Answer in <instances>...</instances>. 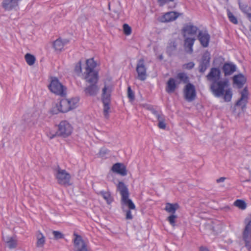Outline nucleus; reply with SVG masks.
Listing matches in <instances>:
<instances>
[{
	"label": "nucleus",
	"mask_w": 251,
	"mask_h": 251,
	"mask_svg": "<svg viewBox=\"0 0 251 251\" xmlns=\"http://www.w3.org/2000/svg\"><path fill=\"white\" fill-rule=\"evenodd\" d=\"M238 2L241 10L251 18V8L250 7L248 6L246 4L242 3L241 0H238Z\"/></svg>",
	"instance_id": "28"
},
{
	"label": "nucleus",
	"mask_w": 251,
	"mask_h": 251,
	"mask_svg": "<svg viewBox=\"0 0 251 251\" xmlns=\"http://www.w3.org/2000/svg\"><path fill=\"white\" fill-rule=\"evenodd\" d=\"M55 177L57 180L58 183L60 185L65 186L71 185L70 183V175L65 170L61 169L59 166H57L56 169Z\"/></svg>",
	"instance_id": "5"
},
{
	"label": "nucleus",
	"mask_w": 251,
	"mask_h": 251,
	"mask_svg": "<svg viewBox=\"0 0 251 251\" xmlns=\"http://www.w3.org/2000/svg\"><path fill=\"white\" fill-rule=\"evenodd\" d=\"M117 189L121 195V204L123 211L125 209H135V205L131 199L129 198V193L128 188L125 183L120 181L117 185Z\"/></svg>",
	"instance_id": "2"
},
{
	"label": "nucleus",
	"mask_w": 251,
	"mask_h": 251,
	"mask_svg": "<svg viewBox=\"0 0 251 251\" xmlns=\"http://www.w3.org/2000/svg\"><path fill=\"white\" fill-rule=\"evenodd\" d=\"M226 179V177H221L216 180V182L217 183H220L224 182Z\"/></svg>",
	"instance_id": "50"
},
{
	"label": "nucleus",
	"mask_w": 251,
	"mask_h": 251,
	"mask_svg": "<svg viewBox=\"0 0 251 251\" xmlns=\"http://www.w3.org/2000/svg\"><path fill=\"white\" fill-rule=\"evenodd\" d=\"M162 58H163L162 55H160L159 56V58H160V59H162Z\"/></svg>",
	"instance_id": "53"
},
{
	"label": "nucleus",
	"mask_w": 251,
	"mask_h": 251,
	"mask_svg": "<svg viewBox=\"0 0 251 251\" xmlns=\"http://www.w3.org/2000/svg\"><path fill=\"white\" fill-rule=\"evenodd\" d=\"M233 80L239 88H242L247 81L246 77L241 74L234 75Z\"/></svg>",
	"instance_id": "21"
},
{
	"label": "nucleus",
	"mask_w": 251,
	"mask_h": 251,
	"mask_svg": "<svg viewBox=\"0 0 251 251\" xmlns=\"http://www.w3.org/2000/svg\"><path fill=\"white\" fill-rule=\"evenodd\" d=\"M22 0H3L1 6L5 11H17L19 9V3Z\"/></svg>",
	"instance_id": "9"
},
{
	"label": "nucleus",
	"mask_w": 251,
	"mask_h": 251,
	"mask_svg": "<svg viewBox=\"0 0 251 251\" xmlns=\"http://www.w3.org/2000/svg\"><path fill=\"white\" fill-rule=\"evenodd\" d=\"M74 235L75 236L74 239V245L76 249V251H88L87 245L82 240L81 236L75 232Z\"/></svg>",
	"instance_id": "15"
},
{
	"label": "nucleus",
	"mask_w": 251,
	"mask_h": 251,
	"mask_svg": "<svg viewBox=\"0 0 251 251\" xmlns=\"http://www.w3.org/2000/svg\"><path fill=\"white\" fill-rule=\"evenodd\" d=\"M176 80L178 84L181 83V82L187 83L189 81L188 76L184 73H178L176 77Z\"/></svg>",
	"instance_id": "26"
},
{
	"label": "nucleus",
	"mask_w": 251,
	"mask_h": 251,
	"mask_svg": "<svg viewBox=\"0 0 251 251\" xmlns=\"http://www.w3.org/2000/svg\"><path fill=\"white\" fill-rule=\"evenodd\" d=\"M194 66H195V64L194 62H190L188 63L185 64L183 65V67L185 69L190 70V69H192V68H193Z\"/></svg>",
	"instance_id": "45"
},
{
	"label": "nucleus",
	"mask_w": 251,
	"mask_h": 251,
	"mask_svg": "<svg viewBox=\"0 0 251 251\" xmlns=\"http://www.w3.org/2000/svg\"><path fill=\"white\" fill-rule=\"evenodd\" d=\"M144 107L150 110L152 114H153L157 118L158 116H161L163 115L161 112H158L151 105H143Z\"/></svg>",
	"instance_id": "35"
},
{
	"label": "nucleus",
	"mask_w": 251,
	"mask_h": 251,
	"mask_svg": "<svg viewBox=\"0 0 251 251\" xmlns=\"http://www.w3.org/2000/svg\"><path fill=\"white\" fill-rule=\"evenodd\" d=\"M250 181V179H247V180H246L245 181Z\"/></svg>",
	"instance_id": "56"
},
{
	"label": "nucleus",
	"mask_w": 251,
	"mask_h": 251,
	"mask_svg": "<svg viewBox=\"0 0 251 251\" xmlns=\"http://www.w3.org/2000/svg\"><path fill=\"white\" fill-rule=\"evenodd\" d=\"M180 14V13L175 11L168 12L160 18V21L163 23L173 21L175 20Z\"/></svg>",
	"instance_id": "17"
},
{
	"label": "nucleus",
	"mask_w": 251,
	"mask_h": 251,
	"mask_svg": "<svg viewBox=\"0 0 251 251\" xmlns=\"http://www.w3.org/2000/svg\"><path fill=\"white\" fill-rule=\"evenodd\" d=\"M69 102V99H62L59 103L56 104L55 106L52 108L51 110L52 113L57 114L59 112L66 113L71 110Z\"/></svg>",
	"instance_id": "8"
},
{
	"label": "nucleus",
	"mask_w": 251,
	"mask_h": 251,
	"mask_svg": "<svg viewBox=\"0 0 251 251\" xmlns=\"http://www.w3.org/2000/svg\"><path fill=\"white\" fill-rule=\"evenodd\" d=\"M177 44L176 42H171L167 47V51L171 54L173 51L176 50Z\"/></svg>",
	"instance_id": "37"
},
{
	"label": "nucleus",
	"mask_w": 251,
	"mask_h": 251,
	"mask_svg": "<svg viewBox=\"0 0 251 251\" xmlns=\"http://www.w3.org/2000/svg\"><path fill=\"white\" fill-rule=\"evenodd\" d=\"M50 90L57 95L64 97L66 94V88L59 82V80L54 77L49 86Z\"/></svg>",
	"instance_id": "6"
},
{
	"label": "nucleus",
	"mask_w": 251,
	"mask_h": 251,
	"mask_svg": "<svg viewBox=\"0 0 251 251\" xmlns=\"http://www.w3.org/2000/svg\"><path fill=\"white\" fill-rule=\"evenodd\" d=\"M72 131L73 127L67 121H62L58 125V136L66 138L72 134Z\"/></svg>",
	"instance_id": "7"
},
{
	"label": "nucleus",
	"mask_w": 251,
	"mask_h": 251,
	"mask_svg": "<svg viewBox=\"0 0 251 251\" xmlns=\"http://www.w3.org/2000/svg\"><path fill=\"white\" fill-rule=\"evenodd\" d=\"M177 216L176 214H171L167 218V220L168 221L169 224L173 226H176V219Z\"/></svg>",
	"instance_id": "34"
},
{
	"label": "nucleus",
	"mask_w": 251,
	"mask_h": 251,
	"mask_svg": "<svg viewBox=\"0 0 251 251\" xmlns=\"http://www.w3.org/2000/svg\"><path fill=\"white\" fill-rule=\"evenodd\" d=\"M53 46L55 50H61L64 46V43L60 38H58L53 42Z\"/></svg>",
	"instance_id": "29"
},
{
	"label": "nucleus",
	"mask_w": 251,
	"mask_h": 251,
	"mask_svg": "<svg viewBox=\"0 0 251 251\" xmlns=\"http://www.w3.org/2000/svg\"><path fill=\"white\" fill-rule=\"evenodd\" d=\"M236 66L230 63H225L223 67L222 70L224 73L225 76H226L231 75L236 71Z\"/></svg>",
	"instance_id": "20"
},
{
	"label": "nucleus",
	"mask_w": 251,
	"mask_h": 251,
	"mask_svg": "<svg viewBox=\"0 0 251 251\" xmlns=\"http://www.w3.org/2000/svg\"><path fill=\"white\" fill-rule=\"evenodd\" d=\"M75 72L78 75H79L82 72V68H81V60L79 61L75 65Z\"/></svg>",
	"instance_id": "41"
},
{
	"label": "nucleus",
	"mask_w": 251,
	"mask_h": 251,
	"mask_svg": "<svg viewBox=\"0 0 251 251\" xmlns=\"http://www.w3.org/2000/svg\"><path fill=\"white\" fill-rule=\"evenodd\" d=\"M210 54L208 52H205L199 63L198 69L200 73L203 74L205 72L210 65Z\"/></svg>",
	"instance_id": "12"
},
{
	"label": "nucleus",
	"mask_w": 251,
	"mask_h": 251,
	"mask_svg": "<svg viewBox=\"0 0 251 251\" xmlns=\"http://www.w3.org/2000/svg\"><path fill=\"white\" fill-rule=\"evenodd\" d=\"M158 121V126L160 129H164L166 128V125L165 123V118L163 115L158 116L157 118Z\"/></svg>",
	"instance_id": "32"
},
{
	"label": "nucleus",
	"mask_w": 251,
	"mask_h": 251,
	"mask_svg": "<svg viewBox=\"0 0 251 251\" xmlns=\"http://www.w3.org/2000/svg\"><path fill=\"white\" fill-rule=\"evenodd\" d=\"M52 234L53 235L54 238L56 240L63 239L64 238V235L60 231H53Z\"/></svg>",
	"instance_id": "42"
},
{
	"label": "nucleus",
	"mask_w": 251,
	"mask_h": 251,
	"mask_svg": "<svg viewBox=\"0 0 251 251\" xmlns=\"http://www.w3.org/2000/svg\"><path fill=\"white\" fill-rule=\"evenodd\" d=\"M3 240L10 249H15L17 246V240L16 237H3Z\"/></svg>",
	"instance_id": "22"
},
{
	"label": "nucleus",
	"mask_w": 251,
	"mask_h": 251,
	"mask_svg": "<svg viewBox=\"0 0 251 251\" xmlns=\"http://www.w3.org/2000/svg\"><path fill=\"white\" fill-rule=\"evenodd\" d=\"M227 14L228 19L231 23L234 24H237L238 23L237 18L229 9H227Z\"/></svg>",
	"instance_id": "38"
},
{
	"label": "nucleus",
	"mask_w": 251,
	"mask_h": 251,
	"mask_svg": "<svg viewBox=\"0 0 251 251\" xmlns=\"http://www.w3.org/2000/svg\"><path fill=\"white\" fill-rule=\"evenodd\" d=\"M132 209H125V211H123L124 212H125L126 213V219H129L131 220L133 218V217L131 214V210Z\"/></svg>",
	"instance_id": "44"
},
{
	"label": "nucleus",
	"mask_w": 251,
	"mask_h": 251,
	"mask_svg": "<svg viewBox=\"0 0 251 251\" xmlns=\"http://www.w3.org/2000/svg\"><path fill=\"white\" fill-rule=\"evenodd\" d=\"M98 194L102 197L108 204H110L114 201L113 197L109 191H100Z\"/></svg>",
	"instance_id": "25"
},
{
	"label": "nucleus",
	"mask_w": 251,
	"mask_h": 251,
	"mask_svg": "<svg viewBox=\"0 0 251 251\" xmlns=\"http://www.w3.org/2000/svg\"><path fill=\"white\" fill-rule=\"evenodd\" d=\"M25 58L27 64L29 66L33 65L36 61L35 57L28 53L25 55Z\"/></svg>",
	"instance_id": "30"
},
{
	"label": "nucleus",
	"mask_w": 251,
	"mask_h": 251,
	"mask_svg": "<svg viewBox=\"0 0 251 251\" xmlns=\"http://www.w3.org/2000/svg\"><path fill=\"white\" fill-rule=\"evenodd\" d=\"M198 30L199 28L197 26L189 23L184 25L181 31L183 37H186L189 36L196 35Z\"/></svg>",
	"instance_id": "13"
},
{
	"label": "nucleus",
	"mask_w": 251,
	"mask_h": 251,
	"mask_svg": "<svg viewBox=\"0 0 251 251\" xmlns=\"http://www.w3.org/2000/svg\"><path fill=\"white\" fill-rule=\"evenodd\" d=\"M241 98L236 101L235 106H240L241 109L244 110L246 107V105L248 102V91L247 87L241 92Z\"/></svg>",
	"instance_id": "14"
},
{
	"label": "nucleus",
	"mask_w": 251,
	"mask_h": 251,
	"mask_svg": "<svg viewBox=\"0 0 251 251\" xmlns=\"http://www.w3.org/2000/svg\"><path fill=\"white\" fill-rule=\"evenodd\" d=\"M69 101L70 102L69 104L71 107V109H73L76 108L77 106V103L79 101V99L77 98H74L71 99L69 100Z\"/></svg>",
	"instance_id": "36"
},
{
	"label": "nucleus",
	"mask_w": 251,
	"mask_h": 251,
	"mask_svg": "<svg viewBox=\"0 0 251 251\" xmlns=\"http://www.w3.org/2000/svg\"><path fill=\"white\" fill-rule=\"evenodd\" d=\"M184 46L187 52L192 53L193 51V46L196 40L195 37H184Z\"/></svg>",
	"instance_id": "19"
},
{
	"label": "nucleus",
	"mask_w": 251,
	"mask_h": 251,
	"mask_svg": "<svg viewBox=\"0 0 251 251\" xmlns=\"http://www.w3.org/2000/svg\"><path fill=\"white\" fill-rule=\"evenodd\" d=\"M234 205L242 210L245 209L247 204L245 201L242 200H237L234 202Z\"/></svg>",
	"instance_id": "33"
},
{
	"label": "nucleus",
	"mask_w": 251,
	"mask_h": 251,
	"mask_svg": "<svg viewBox=\"0 0 251 251\" xmlns=\"http://www.w3.org/2000/svg\"><path fill=\"white\" fill-rule=\"evenodd\" d=\"M200 251H209L208 248L206 247L201 246L199 248Z\"/></svg>",
	"instance_id": "51"
},
{
	"label": "nucleus",
	"mask_w": 251,
	"mask_h": 251,
	"mask_svg": "<svg viewBox=\"0 0 251 251\" xmlns=\"http://www.w3.org/2000/svg\"><path fill=\"white\" fill-rule=\"evenodd\" d=\"M146 72L145 66L142 64V80L146 78Z\"/></svg>",
	"instance_id": "48"
},
{
	"label": "nucleus",
	"mask_w": 251,
	"mask_h": 251,
	"mask_svg": "<svg viewBox=\"0 0 251 251\" xmlns=\"http://www.w3.org/2000/svg\"><path fill=\"white\" fill-rule=\"evenodd\" d=\"M175 7V5H174L172 8H174Z\"/></svg>",
	"instance_id": "58"
},
{
	"label": "nucleus",
	"mask_w": 251,
	"mask_h": 251,
	"mask_svg": "<svg viewBox=\"0 0 251 251\" xmlns=\"http://www.w3.org/2000/svg\"><path fill=\"white\" fill-rule=\"evenodd\" d=\"M206 77L208 81L211 82L210 89L213 94L216 97L222 96L224 93V89L229 85V82L227 79L220 80L221 78L220 69L218 68H211Z\"/></svg>",
	"instance_id": "1"
},
{
	"label": "nucleus",
	"mask_w": 251,
	"mask_h": 251,
	"mask_svg": "<svg viewBox=\"0 0 251 251\" xmlns=\"http://www.w3.org/2000/svg\"><path fill=\"white\" fill-rule=\"evenodd\" d=\"M107 150H106L105 149H101L100 151L99 154L100 155H103L106 154L107 153Z\"/></svg>",
	"instance_id": "49"
},
{
	"label": "nucleus",
	"mask_w": 251,
	"mask_h": 251,
	"mask_svg": "<svg viewBox=\"0 0 251 251\" xmlns=\"http://www.w3.org/2000/svg\"><path fill=\"white\" fill-rule=\"evenodd\" d=\"M248 16L249 18H250V21H251V17H250L249 15H248Z\"/></svg>",
	"instance_id": "55"
},
{
	"label": "nucleus",
	"mask_w": 251,
	"mask_h": 251,
	"mask_svg": "<svg viewBox=\"0 0 251 251\" xmlns=\"http://www.w3.org/2000/svg\"><path fill=\"white\" fill-rule=\"evenodd\" d=\"M86 81L90 84L84 88V92L86 96H96L99 93V88L97 85L99 76L95 74L91 77L85 76Z\"/></svg>",
	"instance_id": "3"
},
{
	"label": "nucleus",
	"mask_w": 251,
	"mask_h": 251,
	"mask_svg": "<svg viewBox=\"0 0 251 251\" xmlns=\"http://www.w3.org/2000/svg\"><path fill=\"white\" fill-rule=\"evenodd\" d=\"M127 96L128 98L130 100H133L134 99V92L131 89L130 86H128L127 88Z\"/></svg>",
	"instance_id": "43"
},
{
	"label": "nucleus",
	"mask_w": 251,
	"mask_h": 251,
	"mask_svg": "<svg viewBox=\"0 0 251 251\" xmlns=\"http://www.w3.org/2000/svg\"><path fill=\"white\" fill-rule=\"evenodd\" d=\"M177 81L174 78H170L167 81L166 91L168 93H173L177 87Z\"/></svg>",
	"instance_id": "23"
},
{
	"label": "nucleus",
	"mask_w": 251,
	"mask_h": 251,
	"mask_svg": "<svg viewBox=\"0 0 251 251\" xmlns=\"http://www.w3.org/2000/svg\"><path fill=\"white\" fill-rule=\"evenodd\" d=\"M224 99L226 101H230L232 97V93L231 88L226 89V90H224V93L223 95Z\"/></svg>",
	"instance_id": "31"
},
{
	"label": "nucleus",
	"mask_w": 251,
	"mask_h": 251,
	"mask_svg": "<svg viewBox=\"0 0 251 251\" xmlns=\"http://www.w3.org/2000/svg\"><path fill=\"white\" fill-rule=\"evenodd\" d=\"M185 99L189 101H193L196 97V92L195 86L192 83H189L185 87L184 89Z\"/></svg>",
	"instance_id": "10"
},
{
	"label": "nucleus",
	"mask_w": 251,
	"mask_h": 251,
	"mask_svg": "<svg viewBox=\"0 0 251 251\" xmlns=\"http://www.w3.org/2000/svg\"><path fill=\"white\" fill-rule=\"evenodd\" d=\"M96 65V62L93 58L87 59L86 61L85 72H84L85 74V76H89V77H91L96 73L97 76H99L98 72L94 71Z\"/></svg>",
	"instance_id": "11"
},
{
	"label": "nucleus",
	"mask_w": 251,
	"mask_h": 251,
	"mask_svg": "<svg viewBox=\"0 0 251 251\" xmlns=\"http://www.w3.org/2000/svg\"><path fill=\"white\" fill-rule=\"evenodd\" d=\"M210 39V35L208 34V32L206 30L199 31L198 39L199 40L201 45L203 47L206 48L208 46Z\"/></svg>",
	"instance_id": "16"
},
{
	"label": "nucleus",
	"mask_w": 251,
	"mask_h": 251,
	"mask_svg": "<svg viewBox=\"0 0 251 251\" xmlns=\"http://www.w3.org/2000/svg\"><path fill=\"white\" fill-rule=\"evenodd\" d=\"M123 31L125 34L126 35H129L131 33V28L129 25L127 24H124L123 25Z\"/></svg>",
	"instance_id": "40"
},
{
	"label": "nucleus",
	"mask_w": 251,
	"mask_h": 251,
	"mask_svg": "<svg viewBox=\"0 0 251 251\" xmlns=\"http://www.w3.org/2000/svg\"><path fill=\"white\" fill-rule=\"evenodd\" d=\"M68 42V40H65L64 41H63V42L64 43V45L66 44Z\"/></svg>",
	"instance_id": "52"
},
{
	"label": "nucleus",
	"mask_w": 251,
	"mask_h": 251,
	"mask_svg": "<svg viewBox=\"0 0 251 251\" xmlns=\"http://www.w3.org/2000/svg\"><path fill=\"white\" fill-rule=\"evenodd\" d=\"M224 1L226 2V3H227L228 1V0H224Z\"/></svg>",
	"instance_id": "54"
},
{
	"label": "nucleus",
	"mask_w": 251,
	"mask_h": 251,
	"mask_svg": "<svg viewBox=\"0 0 251 251\" xmlns=\"http://www.w3.org/2000/svg\"><path fill=\"white\" fill-rule=\"evenodd\" d=\"M37 242L36 246L38 248L43 247L45 243V238L43 234L38 231L36 234Z\"/></svg>",
	"instance_id": "27"
},
{
	"label": "nucleus",
	"mask_w": 251,
	"mask_h": 251,
	"mask_svg": "<svg viewBox=\"0 0 251 251\" xmlns=\"http://www.w3.org/2000/svg\"><path fill=\"white\" fill-rule=\"evenodd\" d=\"M174 0H158L157 2L160 6H163L165 4L170 2L173 1Z\"/></svg>",
	"instance_id": "47"
},
{
	"label": "nucleus",
	"mask_w": 251,
	"mask_h": 251,
	"mask_svg": "<svg viewBox=\"0 0 251 251\" xmlns=\"http://www.w3.org/2000/svg\"><path fill=\"white\" fill-rule=\"evenodd\" d=\"M109 7H110V3L108 4Z\"/></svg>",
	"instance_id": "57"
},
{
	"label": "nucleus",
	"mask_w": 251,
	"mask_h": 251,
	"mask_svg": "<svg viewBox=\"0 0 251 251\" xmlns=\"http://www.w3.org/2000/svg\"><path fill=\"white\" fill-rule=\"evenodd\" d=\"M141 59L138 60V63L136 67V71L138 73L137 78L141 80Z\"/></svg>",
	"instance_id": "39"
},
{
	"label": "nucleus",
	"mask_w": 251,
	"mask_h": 251,
	"mask_svg": "<svg viewBox=\"0 0 251 251\" xmlns=\"http://www.w3.org/2000/svg\"><path fill=\"white\" fill-rule=\"evenodd\" d=\"M112 91V88L109 86L105 85L102 89L101 99L103 105V115L106 118H108L109 117Z\"/></svg>",
	"instance_id": "4"
},
{
	"label": "nucleus",
	"mask_w": 251,
	"mask_h": 251,
	"mask_svg": "<svg viewBox=\"0 0 251 251\" xmlns=\"http://www.w3.org/2000/svg\"><path fill=\"white\" fill-rule=\"evenodd\" d=\"M47 136L50 139H52L58 136V134L57 133V131L56 132L50 131L47 133Z\"/></svg>",
	"instance_id": "46"
},
{
	"label": "nucleus",
	"mask_w": 251,
	"mask_h": 251,
	"mask_svg": "<svg viewBox=\"0 0 251 251\" xmlns=\"http://www.w3.org/2000/svg\"><path fill=\"white\" fill-rule=\"evenodd\" d=\"M180 206L177 203H167L164 210L171 214H175L176 211L179 208Z\"/></svg>",
	"instance_id": "24"
},
{
	"label": "nucleus",
	"mask_w": 251,
	"mask_h": 251,
	"mask_svg": "<svg viewBox=\"0 0 251 251\" xmlns=\"http://www.w3.org/2000/svg\"><path fill=\"white\" fill-rule=\"evenodd\" d=\"M112 171L122 176H125L127 174V171L125 165L121 163L114 164L112 167Z\"/></svg>",
	"instance_id": "18"
}]
</instances>
